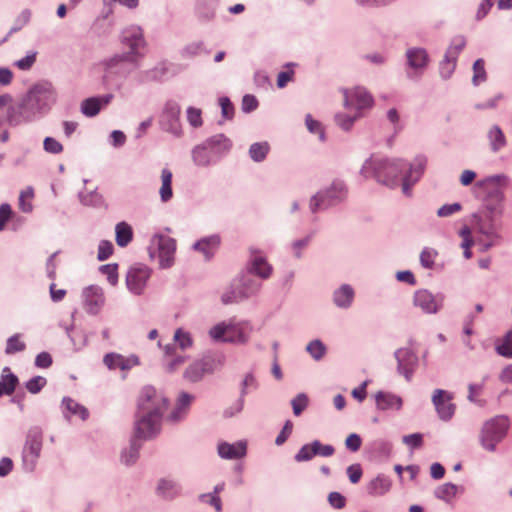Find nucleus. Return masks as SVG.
Instances as JSON below:
<instances>
[{
  "mask_svg": "<svg viewBox=\"0 0 512 512\" xmlns=\"http://www.w3.org/2000/svg\"><path fill=\"white\" fill-rule=\"evenodd\" d=\"M457 492L458 486L453 483L447 482L438 486L434 490V496L445 502H450L456 496Z\"/></svg>",
  "mask_w": 512,
  "mask_h": 512,
  "instance_id": "nucleus-46",
  "label": "nucleus"
},
{
  "mask_svg": "<svg viewBox=\"0 0 512 512\" xmlns=\"http://www.w3.org/2000/svg\"><path fill=\"white\" fill-rule=\"evenodd\" d=\"M104 69V79L109 80L114 77L126 79L141 64L131 59L122 52L115 53L102 61Z\"/></svg>",
  "mask_w": 512,
  "mask_h": 512,
  "instance_id": "nucleus-9",
  "label": "nucleus"
},
{
  "mask_svg": "<svg viewBox=\"0 0 512 512\" xmlns=\"http://www.w3.org/2000/svg\"><path fill=\"white\" fill-rule=\"evenodd\" d=\"M186 114L187 121L193 128H199L202 126V111L199 108L190 106L187 108Z\"/></svg>",
  "mask_w": 512,
  "mask_h": 512,
  "instance_id": "nucleus-64",
  "label": "nucleus"
},
{
  "mask_svg": "<svg viewBox=\"0 0 512 512\" xmlns=\"http://www.w3.org/2000/svg\"><path fill=\"white\" fill-rule=\"evenodd\" d=\"M309 398L305 393L297 394L292 400L291 405L295 416H299L308 406Z\"/></svg>",
  "mask_w": 512,
  "mask_h": 512,
  "instance_id": "nucleus-61",
  "label": "nucleus"
},
{
  "mask_svg": "<svg viewBox=\"0 0 512 512\" xmlns=\"http://www.w3.org/2000/svg\"><path fill=\"white\" fill-rule=\"evenodd\" d=\"M374 105V98L365 87L357 86L351 90H344V106L355 108L357 111L370 109Z\"/></svg>",
  "mask_w": 512,
  "mask_h": 512,
  "instance_id": "nucleus-17",
  "label": "nucleus"
},
{
  "mask_svg": "<svg viewBox=\"0 0 512 512\" xmlns=\"http://www.w3.org/2000/svg\"><path fill=\"white\" fill-rule=\"evenodd\" d=\"M504 195L499 189H492L488 191L484 199L483 206L486 211V217L489 221H493L496 217L500 216L503 211Z\"/></svg>",
  "mask_w": 512,
  "mask_h": 512,
  "instance_id": "nucleus-22",
  "label": "nucleus"
},
{
  "mask_svg": "<svg viewBox=\"0 0 512 512\" xmlns=\"http://www.w3.org/2000/svg\"><path fill=\"white\" fill-rule=\"evenodd\" d=\"M438 252L432 248H424L420 253V263L426 269H432Z\"/></svg>",
  "mask_w": 512,
  "mask_h": 512,
  "instance_id": "nucleus-60",
  "label": "nucleus"
},
{
  "mask_svg": "<svg viewBox=\"0 0 512 512\" xmlns=\"http://www.w3.org/2000/svg\"><path fill=\"white\" fill-rule=\"evenodd\" d=\"M141 448L142 442L137 438L131 437L129 446L121 452V462L126 466L135 464L139 458Z\"/></svg>",
  "mask_w": 512,
  "mask_h": 512,
  "instance_id": "nucleus-34",
  "label": "nucleus"
},
{
  "mask_svg": "<svg viewBox=\"0 0 512 512\" xmlns=\"http://www.w3.org/2000/svg\"><path fill=\"white\" fill-rule=\"evenodd\" d=\"M489 146L492 152H499L506 145V138L502 129L498 125H494L487 133Z\"/></svg>",
  "mask_w": 512,
  "mask_h": 512,
  "instance_id": "nucleus-37",
  "label": "nucleus"
},
{
  "mask_svg": "<svg viewBox=\"0 0 512 512\" xmlns=\"http://www.w3.org/2000/svg\"><path fill=\"white\" fill-rule=\"evenodd\" d=\"M355 298V290L350 284H342L332 293L333 304L342 310L349 309Z\"/></svg>",
  "mask_w": 512,
  "mask_h": 512,
  "instance_id": "nucleus-25",
  "label": "nucleus"
},
{
  "mask_svg": "<svg viewBox=\"0 0 512 512\" xmlns=\"http://www.w3.org/2000/svg\"><path fill=\"white\" fill-rule=\"evenodd\" d=\"M99 271L103 275H106L107 281L112 286H115L118 283V264L117 263L101 265L99 268Z\"/></svg>",
  "mask_w": 512,
  "mask_h": 512,
  "instance_id": "nucleus-58",
  "label": "nucleus"
},
{
  "mask_svg": "<svg viewBox=\"0 0 512 512\" xmlns=\"http://www.w3.org/2000/svg\"><path fill=\"white\" fill-rule=\"evenodd\" d=\"M81 113L86 117H94L101 110V101L97 97H90L82 101Z\"/></svg>",
  "mask_w": 512,
  "mask_h": 512,
  "instance_id": "nucleus-48",
  "label": "nucleus"
},
{
  "mask_svg": "<svg viewBox=\"0 0 512 512\" xmlns=\"http://www.w3.org/2000/svg\"><path fill=\"white\" fill-rule=\"evenodd\" d=\"M394 358L397 361V372L410 382L419 364V359L411 348L401 347L395 350Z\"/></svg>",
  "mask_w": 512,
  "mask_h": 512,
  "instance_id": "nucleus-16",
  "label": "nucleus"
},
{
  "mask_svg": "<svg viewBox=\"0 0 512 512\" xmlns=\"http://www.w3.org/2000/svg\"><path fill=\"white\" fill-rule=\"evenodd\" d=\"M119 41L124 49L122 53L142 64L147 49L143 29L139 25H129L120 32Z\"/></svg>",
  "mask_w": 512,
  "mask_h": 512,
  "instance_id": "nucleus-7",
  "label": "nucleus"
},
{
  "mask_svg": "<svg viewBox=\"0 0 512 512\" xmlns=\"http://www.w3.org/2000/svg\"><path fill=\"white\" fill-rule=\"evenodd\" d=\"M168 407V399L152 386H145L140 393L137 402V412L163 416Z\"/></svg>",
  "mask_w": 512,
  "mask_h": 512,
  "instance_id": "nucleus-10",
  "label": "nucleus"
},
{
  "mask_svg": "<svg viewBox=\"0 0 512 512\" xmlns=\"http://www.w3.org/2000/svg\"><path fill=\"white\" fill-rule=\"evenodd\" d=\"M361 116L360 113H356L355 115H349L346 113H337L334 116L335 123L343 130L350 131L355 123V121Z\"/></svg>",
  "mask_w": 512,
  "mask_h": 512,
  "instance_id": "nucleus-53",
  "label": "nucleus"
},
{
  "mask_svg": "<svg viewBox=\"0 0 512 512\" xmlns=\"http://www.w3.org/2000/svg\"><path fill=\"white\" fill-rule=\"evenodd\" d=\"M156 494L164 500H174L181 494V485L173 479L161 478L156 486Z\"/></svg>",
  "mask_w": 512,
  "mask_h": 512,
  "instance_id": "nucleus-27",
  "label": "nucleus"
},
{
  "mask_svg": "<svg viewBox=\"0 0 512 512\" xmlns=\"http://www.w3.org/2000/svg\"><path fill=\"white\" fill-rule=\"evenodd\" d=\"M168 73V67L165 62H160L151 69L140 73L141 82L161 81Z\"/></svg>",
  "mask_w": 512,
  "mask_h": 512,
  "instance_id": "nucleus-38",
  "label": "nucleus"
},
{
  "mask_svg": "<svg viewBox=\"0 0 512 512\" xmlns=\"http://www.w3.org/2000/svg\"><path fill=\"white\" fill-rule=\"evenodd\" d=\"M62 406L65 408L66 412H63L64 417L69 420L71 415L79 416L83 421H85L89 417V411L86 407L76 402L71 397H63Z\"/></svg>",
  "mask_w": 512,
  "mask_h": 512,
  "instance_id": "nucleus-32",
  "label": "nucleus"
},
{
  "mask_svg": "<svg viewBox=\"0 0 512 512\" xmlns=\"http://www.w3.org/2000/svg\"><path fill=\"white\" fill-rule=\"evenodd\" d=\"M232 141L225 134L219 133L205 139L191 150L195 166L207 168L216 165L232 149Z\"/></svg>",
  "mask_w": 512,
  "mask_h": 512,
  "instance_id": "nucleus-3",
  "label": "nucleus"
},
{
  "mask_svg": "<svg viewBox=\"0 0 512 512\" xmlns=\"http://www.w3.org/2000/svg\"><path fill=\"white\" fill-rule=\"evenodd\" d=\"M31 18H32L31 9H29V8L22 9L18 13V15L15 17L13 24L10 27L7 35L5 36V38H3L1 40L0 43L2 44L4 42H6L11 35L21 31L24 27H26L30 23Z\"/></svg>",
  "mask_w": 512,
  "mask_h": 512,
  "instance_id": "nucleus-35",
  "label": "nucleus"
},
{
  "mask_svg": "<svg viewBox=\"0 0 512 512\" xmlns=\"http://www.w3.org/2000/svg\"><path fill=\"white\" fill-rule=\"evenodd\" d=\"M180 112L181 109L179 104L174 100H169L166 102L160 118L162 130L175 137H180L182 135Z\"/></svg>",
  "mask_w": 512,
  "mask_h": 512,
  "instance_id": "nucleus-15",
  "label": "nucleus"
},
{
  "mask_svg": "<svg viewBox=\"0 0 512 512\" xmlns=\"http://www.w3.org/2000/svg\"><path fill=\"white\" fill-rule=\"evenodd\" d=\"M220 245V237L216 234L204 237L193 244V249L202 253L206 260H210Z\"/></svg>",
  "mask_w": 512,
  "mask_h": 512,
  "instance_id": "nucleus-28",
  "label": "nucleus"
},
{
  "mask_svg": "<svg viewBox=\"0 0 512 512\" xmlns=\"http://www.w3.org/2000/svg\"><path fill=\"white\" fill-rule=\"evenodd\" d=\"M149 251L151 257L157 252L161 268H169L174 261L176 241L169 236L154 235L151 239Z\"/></svg>",
  "mask_w": 512,
  "mask_h": 512,
  "instance_id": "nucleus-12",
  "label": "nucleus"
},
{
  "mask_svg": "<svg viewBox=\"0 0 512 512\" xmlns=\"http://www.w3.org/2000/svg\"><path fill=\"white\" fill-rule=\"evenodd\" d=\"M247 270L250 274L257 275L262 279H267L272 273V266L267 262L265 257L252 255Z\"/></svg>",
  "mask_w": 512,
  "mask_h": 512,
  "instance_id": "nucleus-29",
  "label": "nucleus"
},
{
  "mask_svg": "<svg viewBox=\"0 0 512 512\" xmlns=\"http://www.w3.org/2000/svg\"><path fill=\"white\" fill-rule=\"evenodd\" d=\"M219 0H196L195 13L202 22H209L215 17Z\"/></svg>",
  "mask_w": 512,
  "mask_h": 512,
  "instance_id": "nucleus-31",
  "label": "nucleus"
},
{
  "mask_svg": "<svg viewBox=\"0 0 512 512\" xmlns=\"http://www.w3.org/2000/svg\"><path fill=\"white\" fill-rule=\"evenodd\" d=\"M46 383L45 377L37 375L29 379L25 383V387L31 394H37L45 387Z\"/></svg>",
  "mask_w": 512,
  "mask_h": 512,
  "instance_id": "nucleus-62",
  "label": "nucleus"
},
{
  "mask_svg": "<svg viewBox=\"0 0 512 512\" xmlns=\"http://www.w3.org/2000/svg\"><path fill=\"white\" fill-rule=\"evenodd\" d=\"M161 420L162 417L156 415L136 412L132 437L141 442L156 438L161 431Z\"/></svg>",
  "mask_w": 512,
  "mask_h": 512,
  "instance_id": "nucleus-11",
  "label": "nucleus"
},
{
  "mask_svg": "<svg viewBox=\"0 0 512 512\" xmlns=\"http://www.w3.org/2000/svg\"><path fill=\"white\" fill-rule=\"evenodd\" d=\"M251 330L248 322L230 323L225 343L245 344L250 337Z\"/></svg>",
  "mask_w": 512,
  "mask_h": 512,
  "instance_id": "nucleus-26",
  "label": "nucleus"
},
{
  "mask_svg": "<svg viewBox=\"0 0 512 512\" xmlns=\"http://www.w3.org/2000/svg\"><path fill=\"white\" fill-rule=\"evenodd\" d=\"M195 400V396L185 391H181L176 399L175 407L167 416V422L176 424L183 421L190 410V407Z\"/></svg>",
  "mask_w": 512,
  "mask_h": 512,
  "instance_id": "nucleus-20",
  "label": "nucleus"
},
{
  "mask_svg": "<svg viewBox=\"0 0 512 512\" xmlns=\"http://www.w3.org/2000/svg\"><path fill=\"white\" fill-rule=\"evenodd\" d=\"M230 323L220 322L209 330V336L217 342H225Z\"/></svg>",
  "mask_w": 512,
  "mask_h": 512,
  "instance_id": "nucleus-56",
  "label": "nucleus"
},
{
  "mask_svg": "<svg viewBox=\"0 0 512 512\" xmlns=\"http://www.w3.org/2000/svg\"><path fill=\"white\" fill-rule=\"evenodd\" d=\"M508 181V177L505 174H495L487 176L482 180L476 182V186L482 188L488 193L492 189H498L500 185H505Z\"/></svg>",
  "mask_w": 512,
  "mask_h": 512,
  "instance_id": "nucleus-43",
  "label": "nucleus"
},
{
  "mask_svg": "<svg viewBox=\"0 0 512 512\" xmlns=\"http://www.w3.org/2000/svg\"><path fill=\"white\" fill-rule=\"evenodd\" d=\"M26 348L24 342L20 341V334H14L10 336L6 341L5 353L7 355H12L17 352H22Z\"/></svg>",
  "mask_w": 512,
  "mask_h": 512,
  "instance_id": "nucleus-57",
  "label": "nucleus"
},
{
  "mask_svg": "<svg viewBox=\"0 0 512 512\" xmlns=\"http://www.w3.org/2000/svg\"><path fill=\"white\" fill-rule=\"evenodd\" d=\"M511 422L507 415H496L483 422L478 435L481 448L489 453L497 451L498 445L507 437Z\"/></svg>",
  "mask_w": 512,
  "mask_h": 512,
  "instance_id": "nucleus-4",
  "label": "nucleus"
},
{
  "mask_svg": "<svg viewBox=\"0 0 512 512\" xmlns=\"http://www.w3.org/2000/svg\"><path fill=\"white\" fill-rule=\"evenodd\" d=\"M473 77L472 84L478 86L480 83L485 82L487 74L485 70V62L482 58L477 59L473 64Z\"/></svg>",
  "mask_w": 512,
  "mask_h": 512,
  "instance_id": "nucleus-55",
  "label": "nucleus"
},
{
  "mask_svg": "<svg viewBox=\"0 0 512 512\" xmlns=\"http://www.w3.org/2000/svg\"><path fill=\"white\" fill-rule=\"evenodd\" d=\"M162 185L159 190L160 199L162 202H168L172 196V172L168 168H163L161 171Z\"/></svg>",
  "mask_w": 512,
  "mask_h": 512,
  "instance_id": "nucleus-41",
  "label": "nucleus"
},
{
  "mask_svg": "<svg viewBox=\"0 0 512 512\" xmlns=\"http://www.w3.org/2000/svg\"><path fill=\"white\" fill-rule=\"evenodd\" d=\"M37 51H29L26 56L14 62V65L22 70L28 71L36 62Z\"/></svg>",
  "mask_w": 512,
  "mask_h": 512,
  "instance_id": "nucleus-63",
  "label": "nucleus"
},
{
  "mask_svg": "<svg viewBox=\"0 0 512 512\" xmlns=\"http://www.w3.org/2000/svg\"><path fill=\"white\" fill-rule=\"evenodd\" d=\"M391 488V480L389 477L379 474L376 478L371 480L367 486V491L373 496H382L386 494Z\"/></svg>",
  "mask_w": 512,
  "mask_h": 512,
  "instance_id": "nucleus-36",
  "label": "nucleus"
},
{
  "mask_svg": "<svg viewBox=\"0 0 512 512\" xmlns=\"http://www.w3.org/2000/svg\"><path fill=\"white\" fill-rule=\"evenodd\" d=\"M306 352L315 361H320L326 355L327 347L320 339H314L307 344Z\"/></svg>",
  "mask_w": 512,
  "mask_h": 512,
  "instance_id": "nucleus-51",
  "label": "nucleus"
},
{
  "mask_svg": "<svg viewBox=\"0 0 512 512\" xmlns=\"http://www.w3.org/2000/svg\"><path fill=\"white\" fill-rule=\"evenodd\" d=\"M453 395L443 389H435L432 396V403L438 417L442 421H449L455 414L456 406L452 403Z\"/></svg>",
  "mask_w": 512,
  "mask_h": 512,
  "instance_id": "nucleus-18",
  "label": "nucleus"
},
{
  "mask_svg": "<svg viewBox=\"0 0 512 512\" xmlns=\"http://www.w3.org/2000/svg\"><path fill=\"white\" fill-rule=\"evenodd\" d=\"M203 52L207 54L209 53V51L205 49L204 43L202 41H196L185 45L181 50V56L184 59H191Z\"/></svg>",
  "mask_w": 512,
  "mask_h": 512,
  "instance_id": "nucleus-52",
  "label": "nucleus"
},
{
  "mask_svg": "<svg viewBox=\"0 0 512 512\" xmlns=\"http://www.w3.org/2000/svg\"><path fill=\"white\" fill-rule=\"evenodd\" d=\"M426 165L427 158L424 155H417L412 162L371 156L363 163L360 174L365 179L373 178L390 189L399 187L401 179L402 193L410 197L412 187L422 177Z\"/></svg>",
  "mask_w": 512,
  "mask_h": 512,
  "instance_id": "nucleus-1",
  "label": "nucleus"
},
{
  "mask_svg": "<svg viewBox=\"0 0 512 512\" xmlns=\"http://www.w3.org/2000/svg\"><path fill=\"white\" fill-rule=\"evenodd\" d=\"M173 339L176 345L182 350L185 351L193 346L194 340L190 332L184 330L183 328H178L174 332Z\"/></svg>",
  "mask_w": 512,
  "mask_h": 512,
  "instance_id": "nucleus-49",
  "label": "nucleus"
},
{
  "mask_svg": "<svg viewBox=\"0 0 512 512\" xmlns=\"http://www.w3.org/2000/svg\"><path fill=\"white\" fill-rule=\"evenodd\" d=\"M305 124L310 133L318 134L319 140L321 142L326 140V135L324 129L322 128V124L319 121L313 119L310 114L306 115Z\"/></svg>",
  "mask_w": 512,
  "mask_h": 512,
  "instance_id": "nucleus-59",
  "label": "nucleus"
},
{
  "mask_svg": "<svg viewBox=\"0 0 512 512\" xmlns=\"http://www.w3.org/2000/svg\"><path fill=\"white\" fill-rule=\"evenodd\" d=\"M133 239L132 227L122 221L115 226V240L119 247H126Z\"/></svg>",
  "mask_w": 512,
  "mask_h": 512,
  "instance_id": "nucleus-39",
  "label": "nucleus"
},
{
  "mask_svg": "<svg viewBox=\"0 0 512 512\" xmlns=\"http://www.w3.org/2000/svg\"><path fill=\"white\" fill-rule=\"evenodd\" d=\"M238 288L240 290V295L245 299H248L259 292L261 283L255 279L245 276L241 279V283Z\"/></svg>",
  "mask_w": 512,
  "mask_h": 512,
  "instance_id": "nucleus-44",
  "label": "nucleus"
},
{
  "mask_svg": "<svg viewBox=\"0 0 512 512\" xmlns=\"http://www.w3.org/2000/svg\"><path fill=\"white\" fill-rule=\"evenodd\" d=\"M375 401L377 409L382 411L389 409L400 410L403 405L401 397L390 392H377L375 395Z\"/></svg>",
  "mask_w": 512,
  "mask_h": 512,
  "instance_id": "nucleus-30",
  "label": "nucleus"
},
{
  "mask_svg": "<svg viewBox=\"0 0 512 512\" xmlns=\"http://www.w3.org/2000/svg\"><path fill=\"white\" fill-rule=\"evenodd\" d=\"M270 151V145L267 141L252 143L249 147L248 154L253 162H263Z\"/></svg>",
  "mask_w": 512,
  "mask_h": 512,
  "instance_id": "nucleus-40",
  "label": "nucleus"
},
{
  "mask_svg": "<svg viewBox=\"0 0 512 512\" xmlns=\"http://www.w3.org/2000/svg\"><path fill=\"white\" fill-rule=\"evenodd\" d=\"M151 276V270L146 266L131 267L126 275L127 289L134 295H141Z\"/></svg>",
  "mask_w": 512,
  "mask_h": 512,
  "instance_id": "nucleus-19",
  "label": "nucleus"
},
{
  "mask_svg": "<svg viewBox=\"0 0 512 512\" xmlns=\"http://www.w3.org/2000/svg\"><path fill=\"white\" fill-rule=\"evenodd\" d=\"M508 181V177L505 174H495L487 176L482 180L476 182V186L482 188L488 193L492 189H498L500 185H505Z\"/></svg>",
  "mask_w": 512,
  "mask_h": 512,
  "instance_id": "nucleus-42",
  "label": "nucleus"
},
{
  "mask_svg": "<svg viewBox=\"0 0 512 512\" xmlns=\"http://www.w3.org/2000/svg\"><path fill=\"white\" fill-rule=\"evenodd\" d=\"M86 310L92 315H96L102 309L105 303L103 289L97 285L87 287L83 292Z\"/></svg>",
  "mask_w": 512,
  "mask_h": 512,
  "instance_id": "nucleus-21",
  "label": "nucleus"
},
{
  "mask_svg": "<svg viewBox=\"0 0 512 512\" xmlns=\"http://www.w3.org/2000/svg\"><path fill=\"white\" fill-rule=\"evenodd\" d=\"M217 452L222 459H240L247 454V442L243 440L235 443L220 442L217 447Z\"/></svg>",
  "mask_w": 512,
  "mask_h": 512,
  "instance_id": "nucleus-23",
  "label": "nucleus"
},
{
  "mask_svg": "<svg viewBox=\"0 0 512 512\" xmlns=\"http://www.w3.org/2000/svg\"><path fill=\"white\" fill-rule=\"evenodd\" d=\"M104 364L109 369H120L126 371L139 364V359L135 355L124 357L118 353H108L103 358Z\"/></svg>",
  "mask_w": 512,
  "mask_h": 512,
  "instance_id": "nucleus-24",
  "label": "nucleus"
},
{
  "mask_svg": "<svg viewBox=\"0 0 512 512\" xmlns=\"http://www.w3.org/2000/svg\"><path fill=\"white\" fill-rule=\"evenodd\" d=\"M495 350L498 355L507 359L512 358V329L509 330L504 337L496 343Z\"/></svg>",
  "mask_w": 512,
  "mask_h": 512,
  "instance_id": "nucleus-47",
  "label": "nucleus"
},
{
  "mask_svg": "<svg viewBox=\"0 0 512 512\" xmlns=\"http://www.w3.org/2000/svg\"><path fill=\"white\" fill-rule=\"evenodd\" d=\"M224 359V356L219 352H205L186 367L183 372V379L189 383H198L206 375L218 371L223 366Z\"/></svg>",
  "mask_w": 512,
  "mask_h": 512,
  "instance_id": "nucleus-6",
  "label": "nucleus"
},
{
  "mask_svg": "<svg viewBox=\"0 0 512 512\" xmlns=\"http://www.w3.org/2000/svg\"><path fill=\"white\" fill-rule=\"evenodd\" d=\"M466 46V38L463 35H457L452 38L445 54L451 58L458 59L459 54Z\"/></svg>",
  "mask_w": 512,
  "mask_h": 512,
  "instance_id": "nucleus-54",
  "label": "nucleus"
},
{
  "mask_svg": "<svg viewBox=\"0 0 512 512\" xmlns=\"http://www.w3.org/2000/svg\"><path fill=\"white\" fill-rule=\"evenodd\" d=\"M43 432L39 426L30 427L22 449V467L25 472L31 473L37 466L42 450Z\"/></svg>",
  "mask_w": 512,
  "mask_h": 512,
  "instance_id": "nucleus-8",
  "label": "nucleus"
},
{
  "mask_svg": "<svg viewBox=\"0 0 512 512\" xmlns=\"http://www.w3.org/2000/svg\"><path fill=\"white\" fill-rule=\"evenodd\" d=\"M19 383L18 377L11 372L9 367H4L0 376V397L11 395Z\"/></svg>",
  "mask_w": 512,
  "mask_h": 512,
  "instance_id": "nucleus-33",
  "label": "nucleus"
},
{
  "mask_svg": "<svg viewBox=\"0 0 512 512\" xmlns=\"http://www.w3.org/2000/svg\"><path fill=\"white\" fill-rule=\"evenodd\" d=\"M407 65L412 71H407V78L418 80L430 63V56L425 48L411 47L405 53Z\"/></svg>",
  "mask_w": 512,
  "mask_h": 512,
  "instance_id": "nucleus-14",
  "label": "nucleus"
},
{
  "mask_svg": "<svg viewBox=\"0 0 512 512\" xmlns=\"http://www.w3.org/2000/svg\"><path fill=\"white\" fill-rule=\"evenodd\" d=\"M348 189L346 184L339 179L330 185L320 189L309 200L310 212L316 214L343 203L347 199Z\"/></svg>",
  "mask_w": 512,
  "mask_h": 512,
  "instance_id": "nucleus-5",
  "label": "nucleus"
},
{
  "mask_svg": "<svg viewBox=\"0 0 512 512\" xmlns=\"http://www.w3.org/2000/svg\"><path fill=\"white\" fill-rule=\"evenodd\" d=\"M314 236V232H310L307 235L295 239L290 243V250L295 259H301L303 257L304 250L310 245Z\"/></svg>",
  "mask_w": 512,
  "mask_h": 512,
  "instance_id": "nucleus-45",
  "label": "nucleus"
},
{
  "mask_svg": "<svg viewBox=\"0 0 512 512\" xmlns=\"http://www.w3.org/2000/svg\"><path fill=\"white\" fill-rule=\"evenodd\" d=\"M457 66V59L451 58L444 54L443 59L439 63V74L443 80L449 79L454 73Z\"/></svg>",
  "mask_w": 512,
  "mask_h": 512,
  "instance_id": "nucleus-50",
  "label": "nucleus"
},
{
  "mask_svg": "<svg viewBox=\"0 0 512 512\" xmlns=\"http://www.w3.org/2000/svg\"><path fill=\"white\" fill-rule=\"evenodd\" d=\"M445 295L441 292L433 294L428 289H419L414 292L413 305L424 314L434 315L444 307Z\"/></svg>",
  "mask_w": 512,
  "mask_h": 512,
  "instance_id": "nucleus-13",
  "label": "nucleus"
},
{
  "mask_svg": "<svg viewBox=\"0 0 512 512\" xmlns=\"http://www.w3.org/2000/svg\"><path fill=\"white\" fill-rule=\"evenodd\" d=\"M57 101V91L49 81L34 83L27 92L6 111L7 122L16 127L32 123L47 115Z\"/></svg>",
  "mask_w": 512,
  "mask_h": 512,
  "instance_id": "nucleus-2",
  "label": "nucleus"
}]
</instances>
